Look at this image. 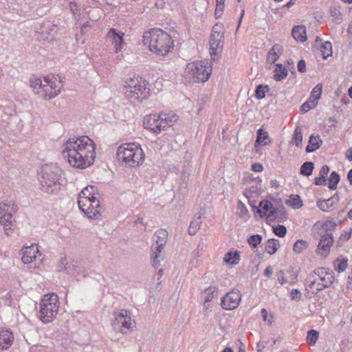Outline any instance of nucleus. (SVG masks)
<instances>
[{
    "mask_svg": "<svg viewBox=\"0 0 352 352\" xmlns=\"http://www.w3.org/2000/svg\"><path fill=\"white\" fill-rule=\"evenodd\" d=\"M348 266V260L346 258L337 259L335 263V270L340 273L344 272Z\"/></svg>",
    "mask_w": 352,
    "mask_h": 352,
    "instance_id": "obj_39",
    "label": "nucleus"
},
{
    "mask_svg": "<svg viewBox=\"0 0 352 352\" xmlns=\"http://www.w3.org/2000/svg\"><path fill=\"white\" fill-rule=\"evenodd\" d=\"M236 214L245 221L249 218L248 210L241 201H239Z\"/></svg>",
    "mask_w": 352,
    "mask_h": 352,
    "instance_id": "obj_37",
    "label": "nucleus"
},
{
    "mask_svg": "<svg viewBox=\"0 0 352 352\" xmlns=\"http://www.w3.org/2000/svg\"><path fill=\"white\" fill-rule=\"evenodd\" d=\"M298 69L300 72H305L306 71V63L304 60H300L298 63Z\"/></svg>",
    "mask_w": 352,
    "mask_h": 352,
    "instance_id": "obj_55",
    "label": "nucleus"
},
{
    "mask_svg": "<svg viewBox=\"0 0 352 352\" xmlns=\"http://www.w3.org/2000/svg\"><path fill=\"white\" fill-rule=\"evenodd\" d=\"M320 52L324 59L332 55V45L329 41L322 43L320 46Z\"/></svg>",
    "mask_w": 352,
    "mask_h": 352,
    "instance_id": "obj_33",
    "label": "nucleus"
},
{
    "mask_svg": "<svg viewBox=\"0 0 352 352\" xmlns=\"http://www.w3.org/2000/svg\"><path fill=\"white\" fill-rule=\"evenodd\" d=\"M268 138H269V136H268V133L267 131H265L263 129H259L258 131L256 142L258 144H262L263 145H266L267 142H265V140L268 139Z\"/></svg>",
    "mask_w": 352,
    "mask_h": 352,
    "instance_id": "obj_45",
    "label": "nucleus"
},
{
    "mask_svg": "<svg viewBox=\"0 0 352 352\" xmlns=\"http://www.w3.org/2000/svg\"><path fill=\"white\" fill-rule=\"evenodd\" d=\"M294 144L296 146L300 147L302 142V129L300 126H296L294 135Z\"/></svg>",
    "mask_w": 352,
    "mask_h": 352,
    "instance_id": "obj_40",
    "label": "nucleus"
},
{
    "mask_svg": "<svg viewBox=\"0 0 352 352\" xmlns=\"http://www.w3.org/2000/svg\"><path fill=\"white\" fill-rule=\"evenodd\" d=\"M316 276V278L321 281L324 286L329 287L333 282V275L329 269L324 267L317 268L313 273Z\"/></svg>",
    "mask_w": 352,
    "mask_h": 352,
    "instance_id": "obj_16",
    "label": "nucleus"
},
{
    "mask_svg": "<svg viewBox=\"0 0 352 352\" xmlns=\"http://www.w3.org/2000/svg\"><path fill=\"white\" fill-rule=\"evenodd\" d=\"M143 43L154 54L165 56L173 48L172 37L161 29H153L143 35Z\"/></svg>",
    "mask_w": 352,
    "mask_h": 352,
    "instance_id": "obj_2",
    "label": "nucleus"
},
{
    "mask_svg": "<svg viewBox=\"0 0 352 352\" xmlns=\"http://www.w3.org/2000/svg\"><path fill=\"white\" fill-rule=\"evenodd\" d=\"M241 294L239 291L233 289L228 292L222 298L221 305L226 310H234L238 307L241 300Z\"/></svg>",
    "mask_w": 352,
    "mask_h": 352,
    "instance_id": "obj_13",
    "label": "nucleus"
},
{
    "mask_svg": "<svg viewBox=\"0 0 352 352\" xmlns=\"http://www.w3.org/2000/svg\"><path fill=\"white\" fill-rule=\"evenodd\" d=\"M63 154L72 166L85 169L94 162L95 144L88 136L70 138L63 145Z\"/></svg>",
    "mask_w": 352,
    "mask_h": 352,
    "instance_id": "obj_1",
    "label": "nucleus"
},
{
    "mask_svg": "<svg viewBox=\"0 0 352 352\" xmlns=\"http://www.w3.org/2000/svg\"><path fill=\"white\" fill-rule=\"evenodd\" d=\"M224 6L225 5H222V4H217V6H216V10H217L218 11H219V16H221L222 14V12L224 9Z\"/></svg>",
    "mask_w": 352,
    "mask_h": 352,
    "instance_id": "obj_61",
    "label": "nucleus"
},
{
    "mask_svg": "<svg viewBox=\"0 0 352 352\" xmlns=\"http://www.w3.org/2000/svg\"><path fill=\"white\" fill-rule=\"evenodd\" d=\"M164 246H160L158 244H153L151 247V262L155 268L160 265L161 261L163 259V256L161 254Z\"/></svg>",
    "mask_w": 352,
    "mask_h": 352,
    "instance_id": "obj_21",
    "label": "nucleus"
},
{
    "mask_svg": "<svg viewBox=\"0 0 352 352\" xmlns=\"http://www.w3.org/2000/svg\"><path fill=\"white\" fill-rule=\"evenodd\" d=\"M252 170L254 172H261L263 170L262 164L258 163H254L252 165Z\"/></svg>",
    "mask_w": 352,
    "mask_h": 352,
    "instance_id": "obj_54",
    "label": "nucleus"
},
{
    "mask_svg": "<svg viewBox=\"0 0 352 352\" xmlns=\"http://www.w3.org/2000/svg\"><path fill=\"white\" fill-rule=\"evenodd\" d=\"M39 318L43 323L53 321L58 314L60 302L58 296L54 293L44 295L41 300Z\"/></svg>",
    "mask_w": 352,
    "mask_h": 352,
    "instance_id": "obj_7",
    "label": "nucleus"
},
{
    "mask_svg": "<svg viewBox=\"0 0 352 352\" xmlns=\"http://www.w3.org/2000/svg\"><path fill=\"white\" fill-rule=\"evenodd\" d=\"M95 188L92 186H89L83 188L79 194L78 199H98L96 196Z\"/></svg>",
    "mask_w": 352,
    "mask_h": 352,
    "instance_id": "obj_29",
    "label": "nucleus"
},
{
    "mask_svg": "<svg viewBox=\"0 0 352 352\" xmlns=\"http://www.w3.org/2000/svg\"><path fill=\"white\" fill-rule=\"evenodd\" d=\"M322 86L321 84L317 85L312 90L309 101H311L314 105H317L318 100L320 98L322 93Z\"/></svg>",
    "mask_w": 352,
    "mask_h": 352,
    "instance_id": "obj_32",
    "label": "nucleus"
},
{
    "mask_svg": "<svg viewBox=\"0 0 352 352\" xmlns=\"http://www.w3.org/2000/svg\"><path fill=\"white\" fill-rule=\"evenodd\" d=\"M296 278L297 274L295 272L291 274L289 277H287L282 271H280L278 274V281L280 285L286 283L293 285L296 283Z\"/></svg>",
    "mask_w": 352,
    "mask_h": 352,
    "instance_id": "obj_26",
    "label": "nucleus"
},
{
    "mask_svg": "<svg viewBox=\"0 0 352 352\" xmlns=\"http://www.w3.org/2000/svg\"><path fill=\"white\" fill-rule=\"evenodd\" d=\"M309 243L305 240H298L294 245L293 250L297 253L300 254L303 250H306L308 248Z\"/></svg>",
    "mask_w": 352,
    "mask_h": 352,
    "instance_id": "obj_36",
    "label": "nucleus"
},
{
    "mask_svg": "<svg viewBox=\"0 0 352 352\" xmlns=\"http://www.w3.org/2000/svg\"><path fill=\"white\" fill-rule=\"evenodd\" d=\"M225 30L223 24H216L212 30L210 36V54L211 58L214 61L217 60L223 51L224 45Z\"/></svg>",
    "mask_w": 352,
    "mask_h": 352,
    "instance_id": "obj_10",
    "label": "nucleus"
},
{
    "mask_svg": "<svg viewBox=\"0 0 352 352\" xmlns=\"http://www.w3.org/2000/svg\"><path fill=\"white\" fill-rule=\"evenodd\" d=\"M14 336L8 329L0 328V351L8 350L12 344Z\"/></svg>",
    "mask_w": 352,
    "mask_h": 352,
    "instance_id": "obj_20",
    "label": "nucleus"
},
{
    "mask_svg": "<svg viewBox=\"0 0 352 352\" xmlns=\"http://www.w3.org/2000/svg\"><path fill=\"white\" fill-rule=\"evenodd\" d=\"M274 232L280 237H283L287 232L286 228L284 226L278 225L273 227Z\"/></svg>",
    "mask_w": 352,
    "mask_h": 352,
    "instance_id": "obj_48",
    "label": "nucleus"
},
{
    "mask_svg": "<svg viewBox=\"0 0 352 352\" xmlns=\"http://www.w3.org/2000/svg\"><path fill=\"white\" fill-rule=\"evenodd\" d=\"M201 223L200 217L192 221L189 226L188 232L190 235H194L197 231L199 229V226Z\"/></svg>",
    "mask_w": 352,
    "mask_h": 352,
    "instance_id": "obj_42",
    "label": "nucleus"
},
{
    "mask_svg": "<svg viewBox=\"0 0 352 352\" xmlns=\"http://www.w3.org/2000/svg\"><path fill=\"white\" fill-rule=\"evenodd\" d=\"M117 157L124 166L138 168L144 162L145 155L140 144L127 143L118 147Z\"/></svg>",
    "mask_w": 352,
    "mask_h": 352,
    "instance_id": "obj_5",
    "label": "nucleus"
},
{
    "mask_svg": "<svg viewBox=\"0 0 352 352\" xmlns=\"http://www.w3.org/2000/svg\"><path fill=\"white\" fill-rule=\"evenodd\" d=\"M91 210V212H99L101 214L102 207L100 204L98 199H92V203L89 206V211Z\"/></svg>",
    "mask_w": 352,
    "mask_h": 352,
    "instance_id": "obj_46",
    "label": "nucleus"
},
{
    "mask_svg": "<svg viewBox=\"0 0 352 352\" xmlns=\"http://www.w3.org/2000/svg\"><path fill=\"white\" fill-rule=\"evenodd\" d=\"M124 91L126 98L133 103H141L150 95L148 82L140 76H133L124 80Z\"/></svg>",
    "mask_w": 352,
    "mask_h": 352,
    "instance_id": "obj_4",
    "label": "nucleus"
},
{
    "mask_svg": "<svg viewBox=\"0 0 352 352\" xmlns=\"http://www.w3.org/2000/svg\"><path fill=\"white\" fill-rule=\"evenodd\" d=\"M261 241V236L258 234L253 235L248 239L249 244L253 248H256Z\"/></svg>",
    "mask_w": 352,
    "mask_h": 352,
    "instance_id": "obj_49",
    "label": "nucleus"
},
{
    "mask_svg": "<svg viewBox=\"0 0 352 352\" xmlns=\"http://www.w3.org/2000/svg\"><path fill=\"white\" fill-rule=\"evenodd\" d=\"M346 157L350 161H352V148H349L346 153Z\"/></svg>",
    "mask_w": 352,
    "mask_h": 352,
    "instance_id": "obj_60",
    "label": "nucleus"
},
{
    "mask_svg": "<svg viewBox=\"0 0 352 352\" xmlns=\"http://www.w3.org/2000/svg\"><path fill=\"white\" fill-rule=\"evenodd\" d=\"M272 274V269L271 267H267L264 271V275L267 277H270Z\"/></svg>",
    "mask_w": 352,
    "mask_h": 352,
    "instance_id": "obj_59",
    "label": "nucleus"
},
{
    "mask_svg": "<svg viewBox=\"0 0 352 352\" xmlns=\"http://www.w3.org/2000/svg\"><path fill=\"white\" fill-rule=\"evenodd\" d=\"M279 51V49L278 47L274 46L273 47L270 52H268L267 56V60L269 63H274L278 58V52Z\"/></svg>",
    "mask_w": 352,
    "mask_h": 352,
    "instance_id": "obj_38",
    "label": "nucleus"
},
{
    "mask_svg": "<svg viewBox=\"0 0 352 352\" xmlns=\"http://www.w3.org/2000/svg\"><path fill=\"white\" fill-rule=\"evenodd\" d=\"M260 208L258 209L257 212L261 214V216H267V218L270 220H273L277 217L278 210L273 208L271 202L263 200L259 203Z\"/></svg>",
    "mask_w": 352,
    "mask_h": 352,
    "instance_id": "obj_17",
    "label": "nucleus"
},
{
    "mask_svg": "<svg viewBox=\"0 0 352 352\" xmlns=\"http://www.w3.org/2000/svg\"><path fill=\"white\" fill-rule=\"evenodd\" d=\"M207 292H208V293H207L208 296L206 297L205 302H209L213 298V296H212L213 292H212L211 289H208Z\"/></svg>",
    "mask_w": 352,
    "mask_h": 352,
    "instance_id": "obj_58",
    "label": "nucleus"
},
{
    "mask_svg": "<svg viewBox=\"0 0 352 352\" xmlns=\"http://www.w3.org/2000/svg\"><path fill=\"white\" fill-rule=\"evenodd\" d=\"M124 33L117 31L114 28H111L107 34V38L111 42L113 45L115 53L120 52L124 44Z\"/></svg>",
    "mask_w": 352,
    "mask_h": 352,
    "instance_id": "obj_14",
    "label": "nucleus"
},
{
    "mask_svg": "<svg viewBox=\"0 0 352 352\" xmlns=\"http://www.w3.org/2000/svg\"><path fill=\"white\" fill-rule=\"evenodd\" d=\"M292 36L296 41H305L307 40L305 27L304 25L295 26L292 30Z\"/></svg>",
    "mask_w": 352,
    "mask_h": 352,
    "instance_id": "obj_25",
    "label": "nucleus"
},
{
    "mask_svg": "<svg viewBox=\"0 0 352 352\" xmlns=\"http://www.w3.org/2000/svg\"><path fill=\"white\" fill-rule=\"evenodd\" d=\"M292 300H300L301 294L298 289H294L290 292Z\"/></svg>",
    "mask_w": 352,
    "mask_h": 352,
    "instance_id": "obj_53",
    "label": "nucleus"
},
{
    "mask_svg": "<svg viewBox=\"0 0 352 352\" xmlns=\"http://www.w3.org/2000/svg\"><path fill=\"white\" fill-rule=\"evenodd\" d=\"M334 200L333 199L320 200L317 201L318 207L324 212H329L332 210L334 206Z\"/></svg>",
    "mask_w": 352,
    "mask_h": 352,
    "instance_id": "obj_31",
    "label": "nucleus"
},
{
    "mask_svg": "<svg viewBox=\"0 0 352 352\" xmlns=\"http://www.w3.org/2000/svg\"><path fill=\"white\" fill-rule=\"evenodd\" d=\"M278 247H279V243L277 240L270 239V240H268V241L266 244L265 250L270 254H273L277 251Z\"/></svg>",
    "mask_w": 352,
    "mask_h": 352,
    "instance_id": "obj_34",
    "label": "nucleus"
},
{
    "mask_svg": "<svg viewBox=\"0 0 352 352\" xmlns=\"http://www.w3.org/2000/svg\"><path fill=\"white\" fill-rule=\"evenodd\" d=\"M340 181V176L336 172H332L329 177V187L330 189H336L338 183Z\"/></svg>",
    "mask_w": 352,
    "mask_h": 352,
    "instance_id": "obj_44",
    "label": "nucleus"
},
{
    "mask_svg": "<svg viewBox=\"0 0 352 352\" xmlns=\"http://www.w3.org/2000/svg\"><path fill=\"white\" fill-rule=\"evenodd\" d=\"M319 337V333L315 330H310L307 332V341L309 344H314Z\"/></svg>",
    "mask_w": 352,
    "mask_h": 352,
    "instance_id": "obj_43",
    "label": "nucleus"
},
{
    "mask_svg": "<svg viewBox=\"0 0 352 352\" xmlns=\"http://www.w3.org/2000/svg\"><path fill=\"white\" fill-rule=\"evenodd\" d=\"M274 72V78L277 81L283 80L288 74L287 69L281 64L276 65Z\"/></svg>",
    "mask_w": 352,
    "mask_h": 352,
    "instance_id": "obj_27",
    "label": "nucleus"
},
{
    "mask_svg": "<svg viewBox=\"0 0 352 352\" xmlns=\"http://www.w3.org/2000/svg\"><path fill=\"white\" fill-rule=\"evenodd\" d=\"M286 204L294 208H300L302 206V201L298 195H292L287 200Z\"/></svg>",
    "mask_w": 352,
    "mask_h": 352,
    "instance_id": "obj_35",
    "label": "nucleus"
},
{
    "mask_svg": "<svg viewBox=\"0 0 352 352\" xmlns=\"http://www.w3.org/2000/svg\"><path fill=\"white\" fill-rule=\"evenodd\" d=\"M61 170L52 166H45L41 180V189L48 194H56L60 189Z\"/></svg>",
    "mask_w": 352,
    "mask_h": 352,
    "instance_id": "obj_8",
    "label": "nucleus"
},
{
    "mask_svg": "<svg viewBox=\"0 0 352 352\" xmlns=\"http://www.w3.org/2000/svg\"><path fill=\"white\" fill-rule=\"evenodd\" d=\"M261 314L263 320L266 322L268 325L271 326L274 322V316L271 314H268V312L265 309H262Z\"/></svg>",
    "mask_w": 352,
    "mask_h": 352,
    "instance_id": "obj_47",
    "label": "nucleus"
},
{
    "mask_svg": "<svg viewBox=\"0 0 352 352\" xmlns=\"http://www.w3.org/2000/svg\"><path fill=\"white\" fill-rule=\"evenodd\" d=\"M325 182V179L322 177H316L315 179V184L318 186L322 185Z\"/></svg>",
    "mask_w": 352,
    "mask_h": 352,
    "instance_id": "obj_57",
    "label": "nucleus"
},
{
    "mask_svg": "<svg viewBox=\"0 0 352 352\" xmlns=\"http://www.w3.org/2000/svg\"><path fill=\"white\" fill-rule=\"evenodd\" d=\"M333 243L331 234L327 233L322 235L318 245V253L322 256L328 255Z\"/></svg>",
    "mask_w": 352,
    "mask_h": 352,
    "instance_id": "obj_15",
    "label": "nucleus"
},
{
    "mask_svg": "<svg viewBox=\"0 0 352 352\" xmlns=\"http://www.w3.org/2000/svg\"><path fill=\"white\" fill-rule=\"evenodd\" d=\"M314 169V164L310 162H305L300 168V173L309 176L311 174Z\"/></svg>",
    "mask_w": 352,
    "mask_h": 352,
    "instance_id": "obj_41",
    "label": "nucleus"
},
{
    "mask_svg": "<svg viewBox=\"0 0 352 352\" xmlns=\"http://www.w3.org/2000/svg\"><path fill=\"white\" fill-rule=\"evenodd\" d=\"M168 232L166 230L160 229L156 231L153 236L154 244H158L160 246H164L166 244Z\"/></svg>",
    "mask_w": 352,
    "mask_h": 352,
    "instance_id": "obj_24",
    "label": "nucleus"
},
{
    "mask_svg": "<svg viewBox=\"0 0 352 352\" xmlns=\"http://www.w3.org/2000/svg\"><path fill=\"white\" fill-rule=\"evenodd\" d=\"M14 223V217L0 214V223L3 226L6 234H8L9 232L13 230Z\"/></svg>",
    "mask_w": 352,
    "mask_h": 352,
    "instance_id": "obj_23",
    "label": "nucleus"
},
{
    "mask_svg": "<svg viewBox=\"0 0 352 352\" xmlns=\"http://www.w3.org/2000/svg\"><path fill=\"white\" fill-rule=\"evenodd\" d=\"M212 73V67L207 62L196 60L188 63L184 69V77L190 82H206Z\"/></svg>",
    "mask_w": 352,
    "mask_h": 352,
    "instance_id": "obj_6",
    "label": "nucleus"
},
{
    "mask_svg": "<svg viewBox=\"0 0 352 352\" xmlns=\"http://www.w3.org/2000/svg\"><path fill=\"white\" fill-rule=\"evenodd\" d=\"M18 206L12 202L0 203V214L14 217L18 211Z\"/></svg>",
    "mask_w": 352,
    "mask_h": 352,
    "instance_id": "obj_22",
    "label": "nucleus"
},
{
    "mask_svg": "<svg viewBox=\"0 0 352 352\" xmlns=\"http://www.w3.org/2000/svg\"><path fill=\"white\" fill-rule=\"evenodd\" d=\"M296 0H290L286 5L285 6L287 7V8H289L291 7L292 6H293L295 2H296Z\"/></svg>",
    "mask_w": 352,
    "mask_h": 352,
    "instance_id": "obj_62",
    "label": "nucleus"
},
{
    "mask_svg": "<svg viewBox=\"0 0 352 352\" xmlns=\"http://www.w3.org/2000/svg\"><path fill=\"white\" fill-rule=\"evenodd\" d=\"M111 326L116 332L124 335L131 331L135 326V321L132 320L131 311L122 309L116 312Z\"/></svg>",
    "mask_w": 352,
    "mask_h": 352,
    "instance_id": "obj_9",
    "label": "nucleus"
},
{
    "mask_svg": "<svg viewBox=\"0 0 352 352\" xmlns=\"http://www.w3.org/2000/svg\"><path fill=\"white\" fill-rule=\"evenodd\" d=\"M329 171V168L327 166H323L320 171V176L325 179Z\"/></svg>",
    "mask_w": 352,
    "mask_h": 352,
    "instance_id": "obj_56",
    "label": "nucleus"
},
{
    "mask_svg": "<svg viewBox=\"0 0 352 352\" xmlns=\"http://www.w3.org/2000/svg\"><path fill=\"white\" fill-rule=\"evenodd\" d=\"M30 85L34 93L45 100L55 98L61 88L58 79L52 75L44 77L33 76L30 79Z\"/></svg>",
    "mask_w": 352,
    "mask_h": 352,
    "instance_id": "obj_3",
    "label": "nucleus"
},
{
    "mask_svg": "<svg viewBox=\"0 0 352 352\" xmlns=\"http://www.w3.org/2000/svg\"><path fill=\"white\" fill-rule=\"evenodd\" d=\"M167 116L165 114L149 115L146 117L144 124L154 133H159L168 124Z\"/></svg>",
    "mask_w": 352,
    "mask_h": 352,
    "instance_id": "obj_12",
    "label": "nucleus"
},
{
    "mask_svg": "<svg viewBox=\"0 0 352 352\" xmlns=\"http://www.w3.org/2000/svg\"><path fill=\"white\" fill-rule=\"evenodd\" d=\"M348 179L351 184H352V169L349 171L348 174Z\"/></svg>",
    "mask_w": 352,
    "mask_h": 352,
    "instance_id": "obj_63",
    "label": "nucleus"
},
{
    "mask_svg": "<svg viewBox=\"0 0 352 352\" xmlns=\"http://www.w3.org/2000/svg\"><path fill=\"white\" fill-rule=\"evenodd\" d=\"M331 16L335 19L336 23L341 21V13L339 10L336 8L331 9Z\"/></svg>",
    "mask_w": 352,
    "mask_h": 352,
    "instance_id": "obj_51",
    "label": "nucleus"
},
{
    "mask_svg": "<svg viewBox=\"0 0 352 352\" xmlns=\"http://www.w3.org/2000/svg\"><path fill=\"white\" fill-rule=\"evenodd\" d=\"M21 261L29 268L39 269L43 265V258L36 244L25 245L20 251Z\"/></svg>",
    "mask_w": 352,
    "mask_h": 352,
    "instance_id": "obj_11",
    "label": "nucleus"
},
{
    "mask_svg": "<svg viewBox=\"0 0 352 352\" xmlns=\"http://www.w3.org/2000/svg\"><path fill=\"white\" fill-rule=\"evenodd\" d=\"M315 277H316V276L311 273L308 276L306 280L307 289H308L312 294H316L318 292L322 291L324 288L327 287V286H324V285H323L321 281L318 280V279Z\"/></svg>",
    "mask_w": 352,
    "mask_h": 352,
    "instance_id": "obj_19",
    "label": "nucleus"
},
{
    "mask_svg": "<svg viewBox=\"0 0 352 352\" xmlns=\"http://www.w3.org/2000/svg\"><path fill=\"white\" fill-rule=\"evenodd\" d=\"M316 106L314 105V104H313V102H311V101H309L307 100L306 102H305L300 107V111L302 113H306L310 109H312L314 108H315Z\"/></svg>",
    "mask_w": 352,
    "mask_h": 352,
    "instance_id": "obj_50",
    "label": "nucleus"
},
{
    "mask_svg": "<svg viewBox=\"0 0 352 352\" xmlns=\"http://www.w3.org/2000/svg\"><path fill=\"white\" fill-rule=\"evenodd\" d=\"M92 203V199H78V205L80 210L89 218L91 219H98L100 218L101 214L99 212H91V210L89 211V206Z\"/></svg>",
    "mask_w": 352,
    "mask_h": 352,
    "instance_id": "obj_18",
    "label": "nucleus"
},
{
    "mask_svg": "<svg viewBox=\"0 0 352 352\" xmlns=\"http://www.w3.org/2000/svg\"><path fill=\"white\" fill-rule=\"evenodd\" d=\"M265 94L264 88L261 85L258 86L256 88V91H255L256 98L258 99H262V98H265Z\"/></svg>",
    "mask_w": 352,
    "mask_h": 352,
    "instance_id": "obj_52",
    "label": "nucleus"
},
{
    "mask_svg": "<svg viewBox=\"0 0 352 352\" xmlns=\"http://www.w3.org/2000/svg\"><path fill=\"white\" fill-rule=\"evenodd\" d=\"M348 32L349 34L352 36V21L351 22V23L349 24V28H348Z\"/></svg>",
    "mask_w": 352,
    "mask_h": 352,
    "instance_id": "obj_64",
    "label": "nucleus"
},
{
    "mask_svg": "<svg viewBox=\"0 0 352 352\" xmlns=\"http://www.w3.org/2000/svg\"><path fill=\"white\" fill-rule=\"evenodd\" d=\"M322 140L319 136L311 135L309 138V145L306 148V151L308 153L315 151L320 146Z\"/></svg>",
    "mask_w": 352,
    "mask_h": 352,
    "instance_id": "obj_28",
    "label": "nucleus"
},
{
    "mask_svg": "<svg viewBox=\"0 0 352 352\" xmlns=\"http://www.w3.org/2000/svg\"><path fill=\"white\" fill-rule=\"evenodd\" d=\"M239 254L236 251H230L225 254L223 261L228 264L236 265L239 263Z\"/></svg>",
    "mask_w": 352,
    "mask_h": 352,
    "instance_id": "obj_30",
    "label": "nucleus"
}]
</instances>
